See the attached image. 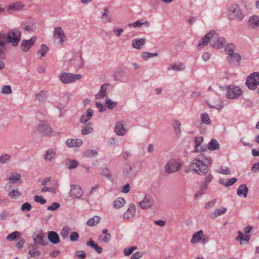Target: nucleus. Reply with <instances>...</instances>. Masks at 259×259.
<instances>
[{
	"label": "nucleus",
	"instance_id": "1",
	"mask_svg": "<svg viewBox=\"0 0 259 259\" xmlns=\"http://www.w3.org/2000/svg\"><path fill=\"white\" fill-rule=\"evenodd\" d=\"M21 32L17 29L9 30L7 34L0 33V59H4L6 57L7 49L6 44L9 43L15 47L21 40Z\"/></svg>",
	"mask_w": 259,
	"mask_h": 259
},
{
	"label": "nucleus",
	"instance_id": "2",
	"mask_svg": "<svg viewBox=\"0 0 259 259\" xmlns=\"http://www.w3.org/2000/svg\"><path fill=\"white\" fill-rule=\"evenodd\" d=\"M212 162V160L210 156L200 154L190 163L191 171L200 176H205L209 170L208 166Z\"/></svg>",
	"mask_w": 259,
	"mask_h": 259
},
{
	"label": "nucleus",
	"instance_id": "3",
	"mask_svg": "<svg viewBox=\"0 0 259 259\" xmlns=\"http://www.w3.org/2000/svg\"><path fill=\"white\" fill-rule=\"evenodd\" d=\"M236 47L233 44H228L225 46V52L227 55V61L231 64H240L241 56L235 53Z\"/></svg>",
	"mask_w": 259,
	"mask_h": 259
},
{
	"label": "nucleus",
	"instance_id": "4",
	"mask_svg": "<svg viewBox=\"0 0 259 259\" xmlns=\"http://www.w3.org/2000/svg\"><path fill=\"white\" fill-rule=\"evenodd\" d=\"M182 167V162L179 159L172 158L167 162L164 168L167 173L172 174L180 170Z\"/></svg>",
	"mask_w": 259,
	"mask_h": 259
},
{
	"label": "nucleus",
	"instance_id": "5",
	"mask_svg": "<svg viewBox=\"0 0 259 259\" xmlns=\"http://www.w3.org/2000/svg\"><path fill=\"white\" fill-rule=\"evenodd\" d=\"M228 18L230 20L241 21L244 18V15L237 4L231 5L228 9Z\"/></svg>",
	"mask_w": 259,
	"mask_h": 259
},
{
	"label": "nucleus",
	"instance_id": "6",
	"mask_svg": "<svg viewBox=\"0 0 259 259\" xmlns=\"http://www.w3.org/2000/svg\"><path fill=\"white\" fill-rule=\"evenodd\" d=\"M80 74H74L72 73L62 72L59 76L60 81L64 84H69L81 78Z\"/></svg>",
	"mask_w": 259,
	"mask_h": 259
},
{
	"label": "nucleus",
	"instance_id": "7",
	"mask_svg": "<svg viewBox=\"0 0 259 259\" xmlns=\"http://www.w3.org/2000/svg\"><path fill=\"white\" fill-rule=\"evenodd\" d=\"M246 85L249 89L255 90L259 85V72H254L249 75L246 81Z\"/></svg>",
	"mask_w": 259,
	"mask_h": 259
},
{
	"label": "nucleus",
	"instance_id": "8",
	"mask_svg": "<svg viewBox=\"0 0 259 259\" xmlns=\"http://www.w3.org/2000/svg\"><path fill=\"white\" fill-rule=\"evenodd\" d=\"M53 38L58 42V45L61 46L66 41L65 34L60 27H57L54 28Z\"/></svg>",
	"mask_w": 259,
	"mask_h": 259
},
{
	"label": "nucleus",
	"instance_id": "9",
	"mask_svg": "<svg viewBox=\"0 0 259 259\" xmlns=\"http://www.w3.org/2000/svg\"><path fill=\"white\" fill-rule=\"evenodd\" d=\"M154 202V197L150 194H146L144 199L139 202V205L142 209H146L151 208Z\"/></svg>",
	"mask_w": 259,
	"mask_h": 259
},
{
	"label": "nucleus",
	"instance_id": "10",
	"mask_svg": "<svg viewBox=\"0 0 259 259\" xmlns=\"http://www.w3.org/2000/svg\"><path fill=\"white\" fill-rule=\"evenodd\" d=\"M241 94L242 91L239 87L230 85L228 87L226 96L227 98L237 99Z\"/></svg>",
	"mask_w": 259,
	"mask_h": 259
},
{
	"label": "nucleus",
	"instance_id": "11",
	"mask_svg": "<svg viewBox=\"0 0 259 259\" xmlns=\"http://www.w3.org/2000/svg\"><path fill=\"white\" fill-rule=\"evenodd\" d=\"M37 39L36 36H33L29 39H23L22 40L20 48L23 52H28L30 49L34 45Z\"/></svg>",
	"mask_w": 259,
	"mask_h": 259
},
{
	"label": "nucleus",
	"instance_id": "12",
	"mask_svg": "<svg viewBox=\"0 0 259 259\" xmlns=\"http://www.w3.org/2000/svg\"><path fill=\"white\" fill-rule=\"evenodd\" d=\"M211 38L212 40L210 41L211 46L214 49H222L226 43V40L224 37H221L216 35Z\"/></svg>",
	"mask_w": 259,
	"mask_h": 259
},
{
	"label": "nucleus",
	"instance_id": "13",
	"mask_svg": "<svg viewBox=\"0 0 259 259\" xmlns=\"http://www.w3.org/2000/svg\"><path fill=\"white\" fill-rule=\"evenodd\" d=\"M21 28L28 33H32L36 29L34 21L31 19H28L23 21L21 24Z\"/></svg>",
	"mask_w": 259,
	"mask_h": 259
},
{
	"label": "nucleus",
	"instance_id": "14",
	"mask_svg": "<svg viewBox=\"0 0 259 259\" xmlns=\"http://www.w3.org/2000/svg\"><path fill=\"white\" fill-rule=\"evenodd\" d=\"M38 131L44 136H49L52 133V129L49 124L44 121H40L38 126Z\"/></svg>",
	"mask_w": 259,
	"mask_h": 259
},
{
	"label": "nucleus",
	"instance_id": "15",
	"mask_svg": "<svg viewBox=\"0 0 259 259\" xmlns=\"http://www.w3.org/2000/svg\"><path fill=\"white\" fill-rule=\"evenodd\" d=\"M45 235L43 233L40 232L38 234L35 233L33 235L32 238L34 241V244H30L29 245V248H33L34 247L36 246V244L40 245H45L46 243L44 240Z\"/></svg>",
	"mask_w": 259,
	"mask_h": 259
},
{
	"label": "nucleus",
	"instance_id": "16",
	"mask_svg": "<svg viewBox=\"0 0 259 259\" xmlns=\"http://www.w3.org/2000/svg\"><path fill=\"white\" fill-rule=\"evenodd\" d=\"M215 34V31L213 29L211 30L208 33L200 39L198 45V48L201 49L206 46L210 38L212 37Z\"/></svg>",
	"mask_w": 259,
	"mask_h": 259
},
{
	"label": "nucleus",
	"instance_id": "17",
	"mask_svg": "<svg viewBox=\"0 0 259 259\" xmlns=\"http://www.w3.org/2000/svg\"><path fill=\"white\" fill-rule=\"evenodd\" d=\"M24 5L21 2H16L10 4L7 7V11L9 13L22 10Z\"/></svg>",
	"mask_w": 259,
	"mask_h": 259
},
{
	"label": "nucleus",
	"instance_id": "18",
	"mask_svg": "<svg viewBox=\"0 0 259 259\" xmlns=\"http://www.w3.org/2000/svg\"><path fill=\"white\" fill-rule=\"evenodd\" d=\"M70 195L71 197L80 198L83 194L81 188L75 185H71Z\"/></svg>",
	"mask_w": 259,
	"mask_h": 259
},
{
	"label": "nucleus",
	"instance_id": "19",
	"mask_svg": "<svg viewBox=\"0 0 259 259\" xmlns=\"http://www.w3.org/2000/svg\"><path fill=\"white\" fill-rule=\"evenodd\" d=\"M128 26L130 28L148 27L150 26V23L144 19L138 20L133 23H129Z\"/></svg>",
	"mask_w": 259,
	"mask_h": 259
},
{
	"label": "nucleus",
	"instance_id": "20",
	"mask_svg": "<svg viewBox=\"0 0 259 259\" xmlns=\"http://www.w3.org/2000/svg\"><path fill=\"white\" fill-rule=\"evenodd\" d=\"M136 208L135 204L131 203L126 211L123 214L124 219H129L133 218L135 215Z\"/></svg>",
	"mask_w": 259,
	"mask_h": 259
},
{
	"label": "nucleus",
	"instance_id": "21",
	"mask_svg": "<svg viewBox=\"0 0 259 259\" xmlns=\"http://www.w3.org/2000/svg\"><path fill=\"white\" fill-rule=\"evenodd\" d=\"M21 175L19 173L15 172H11L9 176L7 177V180L12 184L20 183Z\"/></svg>",
	"mask_w": 259,
	"mask_h": 259
},
{
	"label": "nucleus",
	"instance_id": "22",
	"mask_svg": "<svg viewBox=\"0 0 259 259\" xmlns=\"http://www.w3.org/2000/svg\"><path fill=\"white\" fill-rule=\"evenodd\" d=\"M101 19L102 22L105 23L110 22L112 21V16L109 9L107 8L103 9Z\"/></svg>",
	"mask_w": 259,
	"mask_h": 259
},
{
	"label": "nucleus",
	"instance_id": "23",
	"mask_svg": "<svg viewBox=\"0 0 259 259\" xmlns=\"http://www.w3.org/2000/svg\"><path fill=\"white\" fill-rule=\"evenodd\" d=\"M65 144L69 148L77 147L82 145V141L80 139H69L66 141Z\"/></svg>",
	"mask_w": 259,
	"mask_h": 259
},
{
	"label": "nucleus",
	"instance_id": "24",
	"mask_svg": "<svg viewBox=\"0 0 259 259\" xmlns=\"http://www.w3.org/2000/svg\"><path fill=\"white\" fill-rule=\"evenodd\" d=\"M48 238L53 244H57L60 242L59 236L55 231H49L48 233Z\"/></svg>",
	"mask_w": 259,
	"mask_h": 259
},
{
	"label": "nucleus",
	"instance_id": "25",
	"mask_svg": "<svg viewBox=\"0 0 259 259\" xmlns=\"http://www.w3.org/2000/svg\"><path fill=\"white\" fill-rule=\"evenodd\" d=\"M125 129L122 121H118L116 123L114 132L118 136H123L125 134Z\"/></svg>",
	"mask_w": 259,
	"mask_h": 259
},
{
	"label": "nucleus",
	"instance_id": "26",
	"mask_svg": "<svg viewBox=\"0 0 259 259\" xmlns=\"http://www.w3.org/2000/svg\"><path fill=\"white\" fill-rule=\"evenodd\" d=\"M87 246L94 249L98 254L103 252V248L99 246L92 239H90L86 242Z\"/></svg>",
	"mask_w": 259,
	"mask_h": 259
},
{
	"label": "nucleus",
	"instance_id": "27",
	"mask_svg": "<svg viewBox=\"0 0 259 259\" xmlns=\"http://www.w3.org/2000/svg\"><path fill=\"white\" fill-rule=\"evenodd\" d=\"M71 63L74 65L75 67L77 68H80L84 65L82 58L80 54L75 55L74 59L71 61Z\"/></svg>",
	"mask_w": 259,
	"mask_h": 259
},
{
	"label": "nucleus",
	"instance_id": "28",
	"mask_svg": "<svg viewBox=\"0 0 259 259\" xmlns=\"http://www.w3.org/2000/svg\"><path fill=\"white\" fill-rule=\"evenodd\" d=\"M248 188L245 184H241L237 190V194L239 197H246L248 193Z\"/></svg>",
	"mask_w": 259,
	"mask_h": 259
},
{
	"label": "nucleus",
	"instance_id": "29",
	"mask_svg": "<svg viewBox=\"0 0 259 259\" xmlns=\"http://www.w3.org/2000/svg\"><path fill=\"white\" fill-rule=\"evenodd\" d=\"M248 25L250 27L255 28L259 26V16H251L248 20Z\"/></svg>",
	"mask_w": 259,
	"mask_h": 259
},
{
	"label": "nucleus",
	"instance_id": "30",
	"mask_svg": "<svg viewBox=\"0 0 259 259\" xmlns=\"http://www.w3.org/2000/svg\"><path fill=\"white\" fill-rule=\"evenodd\" d=\"M109 84L104 83L101 85L99 93L96 95V98L97 99H101L106 96V91Z\"/></svg>",
	"mask_w": 259,
	"mask_h": 259
},
{
	"label": "nucleus",
	"instance_id": "31",
	"mask_svg": "<svg viewBox=\"0 0 259 259\" xmlns=\"http://www.w3.org/2000/svg\"><path fill=\"white\" fill-rule=\"evenodd\" d=\"M146 42L145 38H137L132 40V45L133 48L137 49H140Z\"/></svg>",
	"mask_w": 259,
	"mask_h": 259
},
{
	"label": "nucleus",
	"instance_id": "32",
	"mask_svg": "<svg viewBox=\"0 0 259 259\" xmlns=\"http://www.w3.org/2000/svg\"><path fill=\"white\" fill-rule=\"evenodd\" d=\"M227 209L225 207H222L221 208L216 209L213 212L209 213V218L214 219L219 215L226 213Z\"/></svg>",
	"mask_w": 259,
	"mask_h": 259
},
{
	"label": "nucleus",
	"instance_id": "33",
	"mask_svg": "<svg viewBox=\"0 0 259 259\" xmlns=\"http://www.w3.org/2000/svg\"><path fill=\"white\" fill-rule=\"evenodd\" d=\"M203 141V138L202 137H196L194 139V142L195 144V152H201L202 151H205V149H203L202 147L200 146Z\"/></svg>",
	"mask_w": 259,
	"mask_h": 259
},
{
	"label": "nucleus",
	"instance_id": "34",
	"mask_svg": "<svg viewBox=\"0 0 259 259\" xmlns=\"http://www.w3.org/2000/svg\"><path fill=\"white\" fill-rule=\"evenodd\" d=\"M203 236V232L202 230H200L195 233L191 239V243L192 244H195L196 243L200 241L202 239V237Z\"/></svg>",
	"mask_w": 259,
	"mask_h": 259
},
{
	"label": "nucleus",
	"instance_id": "35",
	"mask_svg": "<svg viewBox=\"0 0 259 259\" xmlns=\"http://www.w3.org/2000/svg\"><path fill=\"white\" fill-rule=\"evenodd\" d=\"M125 77V71L119 70L116 71L113 75L114 80L118 81H123Z\"/></svg>",
	"mask_w": 259,
	"mask_h": 259
},
{
	"label": "nucleus",
	"instance_id": "36",
	"mask_svg": "<svg viewBox=\"0 0 259 259\" xmlns=\"http://www.w3.org/2000/svg\"><path fill=\"white\" fill-rule=\"evenodd\" d=\"M56 154V152L55 150L53 149H48L45 155H44V159L46 162H51L52 159L55 156Z\"/></svg>",
	"mask_w": 259,
	"mask_h": 259
},
{
	"label": "nucleus",
	"instance_id": "37",
	"mask_svg": "<svg viewBox=\"0 0 259 259\" xmlns=\"http://www.w3.org/2000/svg\"><path fill=\"white\" fill-rule=\"evenodd\" d=\"M47 98V92L45 90L40 91L38 93L35 95V98L40 102H44Z\"/></svg>",
	"mask_w": 259,
	"mask_h": 259
},
{
	"label": "nucleus",
	"instance_id": "38",
	"mask_svg": "<svg viewBox=\"0 0 259 259\" xmlns=\"http://www.w3.org/2000/svg\"><path fill=\"white\" fill-rule=\"evenodd\" d=\"M220 145L215 139H212L209 142L207 148L210 151H214L219 149Z\"/></svg>",
	"mask_w": 259,
	"mask_h": 259
},
{
	"label": "nucleus",
	"instance_id": "39",
	"mask_svg": "<svg viewBox=\"0 0 259 259\" xmlns=\"http://www.w3.org/2000/svg\"><path fill=\"white\" fill-rule=\"evenodd\" d=\"M201 122L202 124L209 125L211 123V120L209 115L206 113H202L200 116Z\"/></svg>",
	"mask_w": 259,
	"mask_h": 259
},
{
	"label": "nucleus",
	"instance_id": "40",
	"mask_svg": "<svg viewBox=\"0 0 259 259\" xmlns=\"http://www.w3.org/2000/svg\"><path fill=\"white\" fill-rule=\"evenodd\" d=\"M65 162L68 168L70 169H74L79 164L76 160L71 159H67Z\"/></svg>",
	"mask_w": 259,
	"mask_h": 259
},
{
	"label": "nucleus",
	"instance_id": "41",
	"mask_svg": "<svg viewBox=\"0 0 259 259\" xmlns=\"http://www.w3.org/2000/svg\"><path fill=\"white\" fill-rule=\"evenodd\" d=\"M98 151L94 149H87L83 153V156L85 157H95L98 155Z\"/></svg>",
	"mask_w": 259,
	"mask_h": 259
},
{
	"label": "nucleus",
	"instance_id": "42",
	"mask_svg": "<svg viewBox=\"0 0 259 259\" xmlns=\"http://www.w3.org/2000/svg\"><path fill=\"white\" fill-rule=\"evenodd\" d=\"M21 235L20 232L16 231L9 234L7 237V239L9 241L17 240L21 237Z\"/></svg>",
	"mask_w": 259,
	"mask_h": 259
},
{
	"label": "nucleus",
	"instance_id": "43",
	"mask_svg": "<svg viewBox=\"0 0 259 259\" xmlns=\"http://www.w3.org/2000/svg\"><path fill=\"white\" fill-rule=\"evenodd\" d=\"M101 220V218L98 215H95L93 218L90 219L87 223L88 226L93 227L98 224Z\"/></svg>",
	"mask_w": 259,
	"mask_h": 259
},
{
	"label": "nucleus",
	"instance_id": "44",
	"mask_svg": "<svg viewBox=\"0 0 259 259\" xmlns=\"http://www.w3.org/2000/svg\"><path fill=\"white\" fill-rule=\"evenodd\" d=\"M125 203V199L122 197H119L113 202V206L115 208H120L123 206Z\"/></svg>",
	"mask_w": 259,
	"mask_h": 259
},
{
	"label": "nucleus",
	"instance_id": "45",
	"mask_svg": "<svg viewBox=\"0 0 259 259\" xmlns=\"http://www.w3.org/2000/svg\"><path fill=\"white\" fill-rule=\"evenodd\" d=\"M105 104L107 108L112 110L117 106V102L113 101L109 98L106 97L105 99Z\"/></svg>",
	"mask_w": 259,
	"mask_h": 259
},
{
	"label": "nucleus",
	"instance_id": "46",
	"mask_svg": "<svg viewBox=\"0 0 259 259\" xmlns=\"http://www.w3.org/2000/svg\"><path fill=\"white\" fill-rule=\"evenodd\" d=\"M11 155L7 153H3L0 156V163L2 164H7L10 162Z\"/></svg>",
	"mask_w": 259,
	"mask_h": 259
},
{
	"label": "nucleus",
	"instance_id": "47",
	"mask_svg": "<svg viewBox=\"0 0 259 259\" xmlns=\"http://www.w3.org/2000/svg\"><path fill=\"white\" fill-rule=\"evenodd\" d=\"M49 51L48 47L45 44L40 46V49L37 51V55H40V58L45 56Z\"/></svg>",
	"mask_w": 259,
	"mask_h": 259
},
{
	"label": "nucleus",
	"instance_id": "48",
	"mask_svg": "<svg viewBox=\"0 0 259 259\" xmlns=\"http://www.w3.org/2000/svg\"><path fill=\"white\" fill-rule=\"evenodd\" d=\"M158 55V53H151L147 52H144L142 54V57L144 60H147L148 59L157 57Z\"/></svg>",
	"mask_w": 259,
	"mask_h": 259
},
{
	"label": "nucleus",
	"instance_id": "49",
	"mask_svg": "<svg viewBox=\"0 0 259 259\" xmlns=\"http://www.w3.org/2000/svg\"><path fill=\"white\" fill-rule=\"evenodd\" d=\"M173 127L177 135H179L181 134V123L178 120H175L172 123Z\"/></svg>",
	"mask_w": 259,
	"mask_h": 259
},
{
	"label": "nucleus",
	"instance_id": "50",
	"mask_svg": "<svg viewBox=\"0 0 259 259\" xmlns=\"http://www.w3.org/2000/svg\"><path fill=\"white\" fill-rule=\"evenodd\" d=\"M70 232V229L68 226H65L62 229L60 235L63 239H67Z\"/></svg>",
	"mask_w": 259,
	"mask_h": 259
},
{
	"label": "nucleus",
	"instance_id": "51",
	"mask_svg": "<svg viewBox=\"0 0 259 259\" xmlns=\"http://www.w3.org/2000/svg\"><path fill=\"white\" fill-rule=\"evenodd\" d=\"M34 200L37 203H39L41 204H44L47 202V200L42 196L35 195L34 196Z\"/></svg>",
	"mask_w": 259,
	"mask_h": 259
},
{
	"label": "nucleus",
	"instance_id": "52",
	"mask_svg": "<svg viewBox=\"0 0 259 259\" xmlns=\"http://www.w3.org/2000/svg\"><path fill=\"white\" fill-rule=\"evenodd\" d=\"M93 131V128L92 127L85 126L82 128L81 133L83 135H87L91 134Z\"/></svg>",
	"mask_w": 259,
	"mask_h": 259
},
{
	"label": "nucleus",
	"instance_id": "53",
	"mask_svg": "<svg viewBox=\"0 0 259 259\" xmlns=\"http://www.w3.org/2000/svg\"><path fill=\"white\" fill-rule=\"evenodd\" d=\"M217 199H214L211 201L206 202L204 205V208L205 209H209L213 207L215 203H217Z\"/></svg>",
	"mask_w": 259,
	"mask_h": 259
},
{
	"label": "nucleus",
	"instance_id": "54",
	"mask_svg": "<svg viewBox=\"0 0 259 259\" xmlns=\"http://www.w3.org/2000/svg\"><path fill=\"white\" fill-rule=\"evenodd\" d=\"M2 94H10L12 93V89L10 85H6L2 87L1 92Z\"/></svg>",
	"mask_w": 259,
	"mask_h": 259
},
{
	"label": "nucleus",
	"instance_id": "55",
	"mask_svg": "<svg viewBox=\"0 0 259 259\" xmlns=\"http://www.w3.org/2000/svg\"><path fill=\"white\" fill-rule=\"evenodd\" d=\"M34 249H30L28 251L29 254L30 255V257H28V258H29L31 257H36L40 255V253L39 251L35 250L36 247L35 246L33 247Z\"/></svg>",
	"mask_w": 259,
	"mask_h": 259
},
{
	"label": "nucleus",
	"instance_id": "56",
	"mask_svg": "<svg viewBox=\"0 0 259 259\" xmlns=\"http://www.w3.org/2000/svg\"><path fill=\"white\" fill-rule=\"evenodd\" d=\"M21 193L18 190H13L9 193V196L13 198L20 196Z\"/></svg>",
	"mask_w": 259,
	"mask_h": 259
},
{
	"label": "nucleus",
	"instance_id": "57",
	"mask_svg": "<svg viewBox=\"0 0 259 259\" xmlns=\"http://www.w3.org/2000/svg\"><path fill=\"white\" fill-rule=\"evenodd\" d=\"M60 207V205L58 202H53L51 205L48 206L47 209L48 210L55 211Z\"/></svg>",
	"mask_w": 259,
	"mask_h": 259
},
{
	"label": "nucleus",
	"instance_id": "58",
	"mask_svg": "<svg viewBox=\"0 0 259 259\" xmlns=\"http://www.w3.org/2000/svg\"><path fill=\"white\" fill-rule=\"evenodd\" d=\"M174 71H180L181 70H184L185 68V66L183 63H177V64H174Z\"/></svg>",
	"mask_w": 259,
	"mask_h": 259
},
{
	"label": "nucleus",
	"instance_id": "59",
	"mask_svg": "<svg viewBox=\"0 0 259 259\" xmlns=\"http://www.w3.org/2000/svg\"><path fill=\"white\" fill-rule=\"evenodd\" d=\"M96 105L97 107L99 109V111L100 112H104L107 109V107L106 104L104 105L100 102H97L96 103Z\"/></svg>",
	"mask_w": 259,
	"mask_h": 259
},
{
	"label": "nucleus",
	"instance_id": "60",
	"mask_svg": "<svg viewBox=\"0 0 259 259\" xmlns=\"http://www.w3.org/2000/svg\"><path fill=\"white\" fill-rule=\"evenodd\" d=\"M79 238V234L77 232H72L70 234V240L71 241H76Z\"/></svg>",
	"mask_w": 259,
	"mask_h": 259
},
{
	"label": "nucleus",
	"instance_id": "61",
	"mask_svg": "<svg viewBox=\"0 0 259 259\" xmlns=\"http://www.w3.org/2000/svg\"><path fill=\"white\" fill-rule=\"evenodd\" d=\"M218 172L221 174L227 175L230 174V170L227 167H221L219 169Z\"/></svg>",
	"mask_w": 259,
	"mask_h": 259
},
{
	"label": "nucleus",
	"instance_id": "62",
	"mask_svg": "<svg viewBox=\"0 0 259 259\" xmlns=\"http://www.w3.org/2000/svg\"><path fill=\"white\" fill-rule=\"evenodd\" d=\"M9 211L6 210H3L0 213V221H5L9 215Z\"/></svg>",
	"mask_w": 259,
	"mask_h": 259
},
{
	"label": "nucleus",
	"instance_id": "63",
	"mask_svg": "<svg viewBox=\"0 0 259 259\" xmlns=\"http://www.w3.org/2000/svg\"><path fill=\"white\" fill-rule=\"evenodd\" d=\"M18 241L16 243V246L17 247V248L18 249H21L23 248L24 244L25 242V241L23 238H22L21 237L19 239H18Z\"/></svg>",
	"mask_w": 259,
	"mask_h": 259
},
{
	"label": "nucleus",
	"instance_id": "64",
	"mask_svg": "<svg viewBox=\"0 0 259 259\" xmlns=\"http://www.w3.org/2000/svg\"><path fill=\"white\" fill-rule=\"evenodd\" d=\"M31 209V205L29 202H25L21 206L22 211H29Z\"/></svg>",
	"mask_w": 259,
	"mask_h": 259
}]
</instances>
